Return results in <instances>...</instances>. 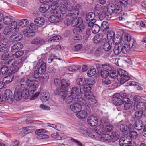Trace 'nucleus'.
Here are the masks:
<instances>
[{
    "mask_svg": "<svg viewBox=\"0 0 146 146\" xmlns=\"http://www.w3.org/2000/svg\"><path fill=\"white\" fill-rule=\"evenodd\" d=\"M121 45H116L115 46L113 49V52L114 54L117 55L122 53L121 52Z\"/></svg>",
    "mask_w": 146,
    "mask_h": 146,
    "instance_id": "50",
    "label": "nucleus"
},
{
    "mask_svg": "<svg viewBox=\"0 0 146 146\" xmlns=\"http://www.w3.org/2000/svg\"><path fill=\"white\" fill-rule=\"evenodd\" d=\"M13 30L12 28L9 27H6L4 31V33L5 35H7L10 34L11 33H13L15 32Z\"/></svg>",
    "mask_w": 146,
    "mask_h": 146,
    "instance_id": "58",
    "label": "nucleus"
},
{
    "mask_svg": "<svg viewBox=\"0 0 146 146\" xmlns=\"http://www.w3.org/2000/svg\"><path fill=\"white\" fill-rule=\"evenodd\" d=\"M28 23L29 22L27 19H23L20 20L18 23L19 28L20 27L23 28L25 27Z\"/></svg>",
    "mask_w": 146,
    "mask_h": 146,
    "instance_id": "40",
    "label": "nucleus"
},
{
    "mask_svg": "<svg viewBox=\"0 0 146 146\" xmlns=\"http://www.w3.org/2000/svg\"><path fill=\"white\" fill-rule=\"evenodd\" d=\"M50 8L49 5L47 4L42 5L39 8V11L42 13L46 12Z\"/></svg>",
    "mask_w": 146,
    "mask_h": 146,
    "instance_id": "37",
    "label": "nucleus"
},
{
    "mask_svg": "<svg viewBox=\"0 0 146 146\" xmlns=\"http://www.w3.org/2000/svg\"><path fill=\"white\" fill-rule=\"evenodd\" d=\"M54 83L55 85L58 86H59L60 85L61 86V87L62 88H64V79H62L60 80L58 78H55L54 80Z\"/></svg>",
    "mask_w": 146,
    "mask_h": 146,
    "instance_id": "39",
    "label": "nucleus"
},
{
    "mask_svg": "<svg viewBox=\"0 0 146 146\" xmlns=\"http://www.w3.org/2000/svg\"><path fill=\"white\" fill-rule=\"evenodd\" d=\"M8 40L6 38H3L0 40V47H3L7 44Z\"/></svg>",
    "mask_w": 146,
    "mask_h": 146,
    "instance_id": "61",
    "label": "nucleus"
},
{
    "mask_svg": "<svg viewBox=\"0 0 146 146\" xmlns=\"http://www.w3.org/2000/svg\"><path fill=\"white\" fill-rule=\"evenodd\" d=\"M111 15L108 14L107 11H103L102 12L98 14V17L100 20H103L104 18L107 19L110 18L111 17Z\"/></svg>",
    "mask_w": 146,
    "mask_h": 146,
    "instance_id": "27",
    "label": "nucleus"
},
{
    "mask_svg": "<svg viewBox=\"0 0 146 146\" xmlns=\"http://www.w3.org/2000/svg\"><path fill=\"white\" fill-rule=\"evenodd\" d=\"M23 47V45L21 43L18 42L13 45L11 47V50L12 51L15 52L21 49Z\"/></svg>",
    "mask_w": 146,
    "mask_h": 146,
    "instance_id": "29",
    "label": "nucleus"
},
{
    "mask_svg": "<svg viewBox=\"0 0 146 146\" xmlns=\"http://www.w3.org/2000/svg\"><path fill=\"white\" fill-rule=\"evenodd\" d=\"M91 89V87H90L89 85L86 84L84 86V87L82 88V93H83V92H84V94L86 93H90Z\"/></svg>",
    "mask_w": 146,
    "mask_h": 146,
    "instance_id": "63",
    "label": "nucleus"
},
{
    "mask_svg": "<svg viewBox=\"0 0 146 146\" xmlns=\"http://www.w3.org/2000/svg\"><path fill=\"white\" fill-rule=\"evenodd\" d=\"M133 25L135 26V27H136V26H140L142 27L146 28V21L144 19H142L139 21L134 23Z\"/></svg>",
    "mask_w": 146,
    "mask_h": 146,
    "instance_id": "38",
    "label": "nucleus"
},
{
    "mask_svg": "<svg viewBox=\"0 0 146 146\" xmlns=\"http://www.w3.org/2000/svg\"><path fill=\"white\" fill-rule=\"evenodd\" d=\"M100 74L102 77L104 78L108 77L109 75V72L107 70H104L103 69L102 70L100 73Z\"/></svg>",
    "mask_w": 146,
    "mask_h": 146,
    "instance_id": "60",
    "label": "nucleus"
},
{
    "mask_svg": "<svg viewBox=\"0 0 146 146\" xmlns=\"http://www.w3.org/2000/svg\"><path fill=\"white\" fill-rule=\"evenodd\" d=\"M70 83L69 81H66L64 80V95H67V94L70 93L71 90L69 86Z\"/></svg>",
    "mask_w": 146,
    "mask_h": 146,
    "instance_id": "30",
    "label": "nucleus"
},
{
    "mask_svg": "<svg viewBox=\"0 0 146 146\" xmlns=\"http://www.w3.org/2000/svg\"><path fill=\"white\" fill-rule=\"evenodd\" d=\"M64 88H62L60 87V89H57L55 90L54 91V93L56 95H60L61 97L62 98L63 100H64Z\"/></svg>",
    "mask_w": 146,
    "mask_h": 146,
    "instance_id": "42",
    "label": "nucleus"
},
{
    "mask_svg": "<svg viewBox=\"0 0 146 146\" xmlns=\"http://www.w3.org/2000/svg\"><path fill=\"white\" fill-rule=\"evenodd\" d=\"M104 127L103 125L98 126L92 130L93 132H95L97 134L101 135L104 133Z\"/></svg>",
    "mask_w": 146,
    "mask_h": 146,
    "instance_id": "24",
    "label": "nucleus"
},
{
    "mask_svg": "<svg viewBox=\"0 0 146 146\" xmlns=\"http://www.w3.org/2000/svg\"><path fill=\"white\" fill-rule=\"evenodd\" d=\"M49 3L51 5V9L48 12L49 15L50 13L57 14L59 11L57 9L58 5V0H50Z\"/></svg>",
    "mask_w": 146,
    "mask_h": 146,
    "instance_id": "11",
    "label": "nucleus"
},
{
    "mask_svg": "<svg viewBox=\"0 0 146 146\" xmlns=\"http://www.w3.org/2000/svg\"><path fill=\"white\" fill-rule=\"evenodd\" d=\"M59 12L58 15H52L48 19L49 21L52 23H57L60 21L61 18L63 16L64 14V5L60 6L59 7Z\"/></svg>",
    "mask_w": 146,
    "mask_h": 146,
    "instance_id": "5",
    "label": "nucleus"
},
{
    "mask_svg": "<svg viewBox=\"0 0 146 146\" xmlns=\"http://www.w3.org/2000/svg\"><path fill=\"white\" fill-rule=\"evenodd\" d=\"M35 28L34 24L31 23L29 27L23 31V33L25 36L27 37H30L33 36L35 35V33L33 31Z\"/></svg>",
    "mask_w": 146,
    "mask_h": 146,
    "instance_id": "10",
    "label": "nucleus"
},
{
    "mask_svg": "<svg viewBox=\"0 0 146 146\" xmlns=\"http://www.w3.org/2000/svg\"><path fill=\"white\" fill-rule=\"evenodd\" d=\"M13 78V76L11 75L8 76L4 77L3 80V81L4 84H8L11 82Z\"/></svg>",
    "mask_w": 146,
    "mask_h": 146,
    "instance_id": "46",
    "label": "nucleus"
},
{
    "mask_svg": "<svg viewBox=\"0 0 146 146\" xmlns=\"http://www.w3.org/2000/svg\"><path fill=\"white\" fill-rule=\"evenodd\" d=\"M77 99L75 98L74 97L71 95H70L68 97L66 100V102L67 103L70 104L72 102H75L78 101Z\"/></svg>",
    "mask_w": 146,
    "mask_h": 146,
    "instance_id": "53",
    "label": "nucleus"
},
{
    "mask_svg": "<svg viewBox=\"0 0 146 146\" xmlns=\"http://www.w3.org/2000/svg\"><path fill=\"white\" fill-rule=\"evenodd\" d=\"M114 32L112 31H111L108 32L107 37L108 40L111 41L114 38Z\"/></svg>",
    "mask_w": 146,
    "mask_h": 146,
    "instance_id": "57",
    "label": "nucleus"
},
{
    "mask_svg": "<svg viewBox=\"0 0 146 146\" xmlns=\"http://www.w3.org/2000/svg\"><path fill=\"white\" fill-rule=\"evenodd\" d=\"M50 98V94L48 92H46L42 94L41 97V100L43 103L47 102Z\"/></svg>",
    "mask_w": 146,
    "mask_h": 146,
    "instance_id": "34",
    "label": "nucleus"
},
{
    "mask_svg": "<svg viewBox=\"0 0 146 146\" xmlns=\"http://www.w3.org/2000/svg\"><path fill=\"white\" fill-rule=\"evenodd\" d=\"M111 48V46L108 42L104 43L103 47V49L106 51H108Z\"/></svg>",
    "mask_w": 146,
    "mask_h": 146,
    "instance_id": "64",
    "label": "nucleus"
},
{
    "mask_svg": "<svg viewBox=\"0 0 146 146\" xmlns=\"http://www.w3.org/2000/svg\"><path fill=\"white\" fill-rule=\"evenodd\" d=\"M24 58L22 57L18 61L14 59H10L9 61H5L4 64L2 66L0 69V73L6 75L8 71V67L10 68L11 70V73L14 74L17 72L19 68L23 65V59Z\"/></svg>",
    "mask_w": 146,
    "mask_h": 146,
    "instance_id": "1",
    "label": "nucleus"
},
{
    "mask_svg": "<svg viewBox=\"0 0 146 146\" xmlns=\"http://www.w3.org/2000/svg\"><path fill=\"white\" fill-rule=\"evenodd\" d=\"M75 16V14L74 13H70L66 16L65 18L66 20V22L67 26H68L70 24L71 21Z\"/></svg>",
    "mask_w": 146,
    "mask_h": 146,
    "instance_id": "33",
    "label": "nucleus"
},
{
    "mask_svg": "<svg viewBox=\"0 0 146 146\" xmlns=\"http://www.w3.org/2000/svg\"><path fill=\"white\" fill-rule=\"evenodd\" d=\"M133 127V125L131 124L128 123L120 124L118 126L119 129L124 133H126L127 131H130Z\"/></svg>",
    "mask_w": 146,
    "mask_h": 146,
    "instance_id": "13",
    "label": "nucleus"
},
{
    "mask_svg": "<svg viewBox=\"0 0 146 146\" xmlns=\"http://www.w3.org/2000/svg\"><path fill=\"white\" fill-rule=\"evenodd\" d=\"M122 7L115 3V4H110L107 6V12L109 15H111L113 13L116 14L120 13L122 11Z\"/></svg>",
    "mask_w": 146,
    "mask_h": 146,
    "instance_id": "8",
    "label": "nucleus"
},
{
    "mask_svg": "<svg viewBox=\"0 0 146 146\" xmlns=\"http://www.w3.org/2000/svg\"><path fill=\"white\" fill-rule=\"evenodd\" d=\"M120 94L117 93L113 95V103L114 104L117 106H120L123 103V100L119 98Z\"/></svg>",
    "mask_w": 146,
    "mask_h": 146,
    "instance_id": "16",
    "label": "nucleus"
},
{
    "mask_svg": "<svg viewBox=\"0 0 146 146\" xmlns=\"http://www.w3.org/2000/svg\"><path fill=\"white\" fill-rule=\"evenodd\" d=\"M87 121L90 125L94 126L97 125L98 121L96 117L93 115H91L88 118Z\"/></svg>",
    "mask_w": 146,
    "mask_h": 146,
    "instance_id": "21",
    "label": "nucleus"
},
{
    "mask_svg": "<svg viewBox=\"0 0 146 146\" xmlns=\"http://www.w3.org/2000/svg\"><path fill=\"white\" fill-rule=\"evenodd\" d=\"M134 127L135 129L137 130H140L143 128V122L140 120L136 121L135 123Z\"/></svg>",
    "mask_w": 146,
    "mask_h": 146,
    "instance_id": "31",
    "label": "nucleus"
},
{
    "mask_svg": "<svg viewBox=\"0 0 146 146\" xmlns=\"http://www.w3.org/2000/svg\"><path fill=\"white\" fill-rule=\"evenodd\" d=\"M86 103L85 100L82 98H80L76 101L70 105L71 110L74 112H78L82 109V105H84Z\"/></svg>",
    "mask_w": 146,
    "mask_h": 146,
    "instance_id": "6",
    "label": "nucleus"
},
{
    "mask_svg": "<svg viewBox=\"0 0 146 146\" xmlns=\"http://www.w3.org/2000/svg\"><path fill=\"white\" fill-rule=\"evenodd\" d=\"M24 54L23 51H20L16 52L12 56V57L14 58L20 57L22 56Z\"/></svg>",
    "mask_w": 146,
    "mask_h": 146,
    "instance_id": "62",
    "label": "nucleus"
},
{
    "mask_svg": "<svg viewBox=\"0 0 146 146\" xmlns=\"http://www.w3.org/2000/svg\"><path fill=\"white\" fill-rule=\"evenodd\" d=\"M10 24H11V27L12 28V29L14 31V32L17 31L16 30L19 29V25H17V22L14 20L13 19Z\"/></svg>",
    "mask_w": 146,
    "mask_h": 146,
    "instance_id": "48",
    "label": "nucleus"
},
{
    "mask_svg": "<svg viewBox=\"0 0 146 146\" xmlns=\"http://www.w3.org/2000/svg\"><path fill=\"white\" fill-rule=\"evenodd\" d=\"M100 28L102 31H108L109 30V24L107 22L103 21L101 23Z\"/></svg>",
    "mask_w": 146,
    "mask_h": 146,
    "instance_id": "32",
    "label": "nucleus"
},
{
    "mask_svg": "<svg viewBox=\"0 0 146 146\" xmlns=\"http://www.w3.org/2000/svg\"><path fill=\"white\" fill-rule=\"evenodd\" d=\"M101 138L104 141H110L111 140V136L107 134L104 133L101 136Z\"/></svg>",
    "mask_w": 146,
    "mask_h": 146,
    "instance_id": "55",
    "label": "nucleus"
},
{
    "mask_svg": "<svg viewBox=\"0 0 146 146\" xmlns=\"http://www.w3.org/2000/svg\"><path fill=\"white\" fill-rule=\"evenodd\" d=\"M60 39V36H56L49 39L48 41L49 42H57Z\"/></svg>",
    "mask_w": 146,
    "mask_h": 146,
    "instance_id": "59",
    "label": "nucleus"
},
{
    "mask_svg": "<svg viewBox=\"0 0 146 146\" xmlns=\"http://www.w3.org/2000/svg\"><path fill=\"white\" fill-rule=\"evenodd\" d=\"M45 42V41L40 38H37L34 39L31 42L32 44H42Z\"/></svg>",
    "mask_w": 146,
    "mask_h": 146,
    "instance_id": "43",
    "label": "nucleus"
},
{
    "mask_svg": "<svg viewBox=\"0 0 146 146\" xmlns=\"http://www.w3.org/2000/svg\"><path fill=\"white\" fill-rule=\"evenodd\" d=\"M76 19L77 22V25H79V26L74 28L73 30V32L74 34L77 35L74 37V39L77 40H80L81 38V36L79 33L84 30L85 26L83 23V21L82 18L78 17L76 18Z\"/></svg>",
    "mask_w": 146,
    "mask_h": 146,
    "instance_id": "3",
    "label": "nucleus"
},
{
    "mask_svg": "<svg viewBox=\"0 0 146 146\" xmlns=\"http://www.w3.org/2000/svg\"><path fill=\"white\" fill-rule=\"evenodd\" d=\"M103 53L102 49L101 48H98L95 51L94 54L96 56L98 57L103 55Z\"/></svg>",
    "mask_w": 146,
    "mask_h": 146,
    "instance_id": "52",
    "label": "nucleus"
},
{
    "mask_svg": "<svg viewBox=\"0 0 146 146\" xmlns=\"http://www.w3.org/2000/svg\"><path fill=\"white\" fill-rule=\"evenodd\" d=\"M115 3L122 7V6L123 5L129 4L131 1L130 0H116Z\"/></svg>",
    "mask_w": 146,
    "mask_h": 146,
    "instance_id": "36",
    "label": "nucleus"
},
{
    "mask_svg": "<svg viewBox=\"0 0 146 146\" xmlns=\"http://www.w3.org/2000/svg\"><path fill=\"white\" fill-rule=\"evenodd\" d=\"M113 71L110 74V75L111 77L113 78H114L119 76L120 74H121L124 72L123 70L121 69H119L117 70H113Z\"/></svg>",
    "mask_w": 146,
    "mask_h": 146,
    "instance_id": "23",
    "label": "nucleus"
},
{
    "mask_svg": "<svg viewBox=\"0 0 146 146\" xmlns=\"http://www.w3.org/2000/svg\"><path fill=\"white\" fill-rule=\"evenodd\" d=\"M45 20L44 19L41 17H38L34 21V23L35 25L41 27L44 24Z\"/></svg>",
    "mask_w": 146,
    "mask_h": 146,
    "instance_id": "28",
    "label": "nucleus"
},
{
    "mask_svg": "<svg viewBox=\"0 0 146 146\" xmlns=\"http://www.w3.org/2000/svg\"><path fill=\"white\" fill-rule=\"evenodd\" d=\"M84 96L85 98L88 100V104L91 107H93L97 104V101L95 99L93 94L91 92L85 94Z\"/></svg>",
    "mask_w": 146,
    "mask_h": 146,
    "instance_id": "9",
    "label": "nucleus"
},
{
    "mask_svg": "<svg viewBox=\"0 0 146 146\" xmlns=\"http://www.w3.org/2000/svg\"><path fill=\"white\" fill-rule=\"evenodd\" d=\"M4 94V96L6 98V102L9 103H11L13 100L12 91L9 89H7L5 91Z\"/></svg>",
    "mask_w": 146,
    "mask_h": 146,
    "instance_id": "17",
    "label": "nucleus"
},
{
    "mask_svg": "<svg viewBox=\"0 0 146 146\" xmlns=\"http://www.w3.org/2000/svg\"><path fill=\"white\" fill-rule=\"evenodd\" d=\"M92 31L94 33H97L101 30L100 27L96 24H94L92 27Z\"/></svg>",
    "mask_w": 146,
    "mask_h": 146,
    "instance_id": "51",
    "label": "nucleus"
},
{
    "mask_svg": "<svg viewBox=\"0 0 146 146\" xmlns=\"http://www.w3.org/2000/svg\"><path fill=\"white\" fill-rule=\"evenodd\" d=\"M64 7L68 11H71L73 9V5L67 1L64 2Z\"/></svg>",
    "mask_w": 146,
    "mask_h": 146,
    "instance_id": "56",
    "label": "nucleus"
},
{
    "mask_svg": "<svg viewBox=\"0 0 146 146\" xmlns=\"http://www.w3.org/2000/svg\"><path fill=\"white\" fill-rule=\"evenodd\" d=\"M22 97L24 99H26L29 96V92L28 91H29L27 89V88H21Z\"/></svg>",
    "mask_w": 146,
    "mask_h": 146,
    "instance_id": "44",
    "label": "nucleus"
},
{
    "mask_svg": "<svg viewBox=\"0 0 146 146\" xmlns=\"http://www.w3.org/2000/svg\"><path fill=\"white\" fill-rule=\"evenodd\" d=\"M127 99V102H125L124 105V109L125 110H129L132 106V102L130 101V99L129 98Z\"/></svg>",
    "mask_w": 146,
    "mask_h": 146,
    "instance_id": "47",
    "label": "nucleus"
},
{
    "mask_svg": "<svg viewBox=\"0 0 146 146\" xmlns=\"http://www.w3.org/2000/svg\"><path fill=\"white\" fill-rule=\"evenodd\" d=\"M22 35L19 33L17 35L16 34L12 35L9 38V41L11 42H15L21 40L22 38Z\"/></svg>",
    "mask_w": 146,
    "mask_h": 146,
    "instance_id": "20",
    "label": "nucleus"
},
{
    "mask_svg": "<svg viewBox=\"0 0 146 146\" xmlns=\"http://www.w3.org/2000/svg\"><path fill=\"white\" fill-rule=\"evenodd\" d=\"M146 103L143 102H139L136 105L133 107V109L134 110H138L143 111L145 107Z\"/></svg>",
    "mask_w": 146,
    "mask_h": 146,
    "instance_id": "22",
    "label": "nucleus"
},
{
    "mask_svg": "<svg viewBox=\"0 0 146 146\" xmlns=\"http://www.w3.org/2000/svg\"><path fill=\"white\" fill-rule=\"evenodd\" d=\"M38 86V81L35 79H31L29 86V90L30 91H34L36 88Z\"/></svg>",
    "mask_w": 146,
    "mask_h": 146,
    "instance_id": "18",
    "label": "nucleus"
},
{
    "mask_svg": "<svg viewBox=\"0 0 146 146\" xmlns=\"http://www.w3.org/2000/svg\"><path fill=\"white\" fill-rule=\"evenodd\" d=\"M76 83L81 86H84L86 84V80L84 78H80L78 79L76 81Z\"/></svg>",
    "mask_w": 146,
    "mask_h": 146,
    "instance_id": "45",
    "label": "nucleus"
},
{
    "mask_svg": "<svg viewBox=\"0 0 146 146\" xmlns=\"http://www.w3.org/2000/svg\"><path fill=\"white\" fill-rule=\"evenodd\" d=\"M36 69L34 72L35 78H37L39 76V74H43L45 72L46 68V64L42 61L38 63L35 67Z\"/></svg>",
    "mask_w": 146,
    "mask_h": 146,
    "instance_id": "4",
    "label": "nucleus"
},
{
    "mask_svg": "<svg viewBox=\"0 0 146 146\" xmlns=\"http://www.w3.org/2000/svg\"><path fill=\"white\" fill-rule=\"evenodd\" d=\"M122 39L123 42H129V44H124L123 46H121L122 53L127 54L129 52L131 49H135L136 48V42L134 39L131 38L130 35L127 33H123L122 35Z\"/></svg>",
    "mask_w": 146,
    "mask_h": 146,
    "instance_id": "2",
    "label": "nucleus"
},
{
    "mask_svg": "<svg viewBox=\"0 0 146 146\" xmlns=\"http://www.w3.org/2000/svg\"><path fill=\"white\" fill-rule=\"evenodd\" d=\"M111 141L113 142H115L118 139L119 135L116 132H113L111 133Z\"/></svg>",
    "mask_w": 146,
    "mask_h": 146,
    "instance_id": "54",
    "label": "nucleus"
},
{
    "mask_svg": "<svg viewBox=\"0 0 146 146\" xmlns=\"http://www.w3.org/2000/svg\"><path fill=\"white\" fill-rule=\"evenodd\" d=\"M95 14L93 12H91L87 13L86 15L85 19L86 21H91L93 22H96V20L94 19Z\"/></svg>",
    "mask_w": 146,
    "mask_h": 146,
    "instance_id": "26",
    "label": "nucleus"
},
{
    "mask_svg": "<svg viewBox=\"0 0 146 146\" xmlns=\"http://www.w3.org/2000/svg\"><path fill=\"white\" fill-rule=\"evenodd\" d=\"M124 72L122 74H120V82L121 84H123L125 82L129 80V77L128 75V73L126 71L123 70Z\"/></svg>",
    "mask_w": 146,
    "mask_h": 146,
    "instance_id": "19",
    "label": "nucleus"
},
{
    "mask_svg": "<svg viewBox=\"0 0 146 146\" xmlns=\"http://www.w3.org/2000/svg\"><path fill=\"white\" fill-rule=\"evenodd\" d=\"M102 68L104 70L110 71L114 70V68L111 65L108 64H105L102 65Z\"/></svg>",
    "mask_w": 146,
    "mask_h": 146,
    "instance_id": "41",
    "label": "nucleus"
},
{
    "mask_svg": "<svg viewBox=\"0 0 146 146\" xmlns=\"http://www.w3.org/2000/svg\"><path fill=\"white\" fill-rule=\"evenodd\" d=\"M20 86L16 85L13 96L15 100H20L22 97L21 88Z\"/></svg>",
    "mask_w": 146,
    "mask_h": 146,
    "instance_id": "14",
    "label": "nucleus"
},
{
    "mask_svg": "<svg viewBox=\"0 0 146 146\" xmlns=\"http://www.w3.org/2000/svg\"><path fill=\"white\" fill-rule=\"evenodd\" d=\"M112 40L113 44L116 45H117L119 44L121 41H123L122 39V36L121 37L120 35L117 36L116 38H115L114 37V38Z\"/></svg>",
    "mask_w": 146,
    "mask_h": 146,
    "instance_id": "49",
    "label": "nucleus"
},
{
    "mask_svg": "<svg viewBox=\"0 0 146 146\" xmlns=\"http://www.w3.org/2000/svg\"><path fill=\"white\" fill-rule=\"evenodd\" d=\"M82 93L81 88H78L76 87H73L72 88L71 92V96H72L76 98L77 100L80 97L79 96L81 95Z\"/></svg>",
    "mask_w": 146,
    "mask_h": 146,
    "instance_id": "15",
    "label": "nucleus"
},
{
    "mask_svg": "<svg viewBox=\"0 0 146 146\" xmlns=\"http://www.w3.org/2000/svg\"><path fill=\"white\" fill-rule=\"evenodd\" d=\"M119 144L121 146H134L136 145L134 141L131 140L130 136L125 135L122 136L119 140Z\"/></svg>",
    "mask_w": 146,
    "mask_h": 146,
    "instance_id": "7",
    "label": "nucleus"
},
{
    "mask_svg": "<svg viewBox=\"0 0 146 146\" xmlns=\"http://www.w3.org/2000/svg\"><path fill=\"white\" fill-rule=\"evenodd\" d=\"M88 112L85 110H80L76 114L77 117L80 119H84L87 116Z\"/></svg>",
    "mask_w": 146,
    "mask_h": 146,
    "instance_id": "25",
    "label": "nucleus"
},
{
    "mask_svg": "<svg viewBox=\"0 0 146 146\" xmlns=\"http://www.w3.org/2000/svg\"><path fill=\"white\" fill-rule=\"evenodd\" d=\"M31 79L29 77L25 76L20 79V84L17 85L20 86L21 88H27L29 87Z\"/></svg>",
    "mask_w": 146,
    "mask_h": 146,
    "instance_id": "12",
    "label": "nucleus"
},
{
    "mask_svg": "<svg viewBox=\"0 0 146 146\" xmlns=\"http://www.w3.org/2000/svg\"><path fill=\"white\" fill-rule=\"evenodd\" d=\"M13 18L11 16H6L3 18V23L6 25H9L13 21Z\"/></svg>",
    "mask_w": 146,
    "mask_h": 146,
    "instance_id": "35",
    "label": "nucleus"
}]
</instances>
